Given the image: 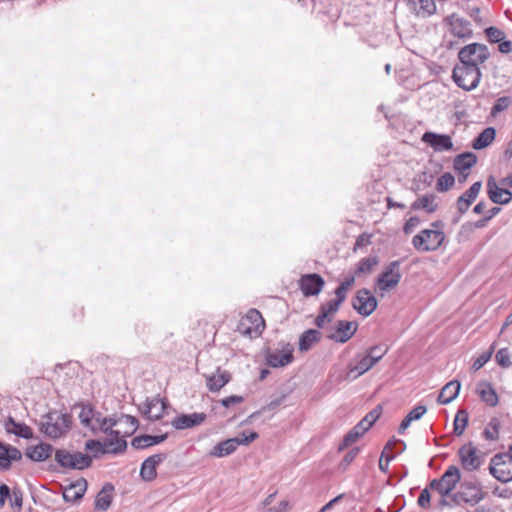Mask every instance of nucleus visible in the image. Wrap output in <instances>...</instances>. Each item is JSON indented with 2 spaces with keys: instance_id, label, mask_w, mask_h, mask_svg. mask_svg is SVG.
Listing matches in <instances>:
<instances>
[{
  "instance_id": "obj_34",
  "label": "nucleus",
  "mask_w": 512,
  "mask_h": 512,
  "mask_svg": "<svg viewBox=\"0 0 512 512\" xmlns=\"http://www.w3.org/2000/svg\"><path fill=\"white\" fill-rule=\"evenodd\" d=\"M231 379L226 371L217 370V373L206 376L207 387L211 392H217L223 388Z\"/></svg>"
},
{
  "instance_id": "obj_24",
  "label": "nucleus",
  "mask_w": 512,
  "mask_h": 512,
  "mask_svg": "<svg viewBox=\"0 0 512 512\" xmlns=\"http://www.w3.org/2000/svg\"><path fill=\"white\" fill-rule=\"evenodd\" d=\"M408 9L417 17L427 18L436 13L434 0H403Z\"/></svg>"
},
{
  "instance_id": "obj_19",
  "label": "nucleus",
  "mask_w": 512,
  "mask_h": 512,
  "mask_svg": "<svg viewBox=\"0 0 512 512\" xmlns=\"http://www.w3.org/2000/svg\"><path fill=\"white\" fill-rule=\"evenodd\" d=\"M293 351L294 349L291 344H285L282 349L268 352L266 362L273 368L284 367L293 361Z\"/></svg>"
},
{
  "instance_id": "obj_4",
  "label": "nucleus",
  "mask_w": 512,
  "mask_h": 512,
  "mask_svg": "<svg viewBox=\"0 0 512 512\" xmlns=\"http://www.w3.org/2000/svg\"><path fill=\"white\" fill-rule=\"evenodd\" d=\"M71 418L68 414L54 410L40 420V431L47 437L58 439L68 432Z\"/></svg>"
},
{
  "instance_id": "obj_43",
  "label": "nucleus",
  "mask_w": 512,
  "mask_h": 512,
  "mask_svg": "<svg viewBox=\"0 0 512 512\" xmlns=\"http://www.w3.org/2000/svg\"><path fill=\"white\" fill-rule=\"evenodd\" d=\"M355 277L349 276L346 277L336 288L335 295L340 298V300L345 301L347 296V291L350 289V287L354 284Z\"/></svg>"
},
{
  "instance_id": "obj_44",
  "label": "nucleus",
  "mask_w": 512,
  "mask_h": 512,
  "mask_svg": "<svg viewBox=\"0 0 512 512\" xmlns=\"http://www.w3.org/2000/svg\"><path fill=\"white\" fill-rule=\"evenodd\" d=\"M483 436L487 440H496L499 437V422L497 419H492L483 431Z\"/></svg>"
},
{
  "instance_id": "obj_32",
  "label": "nucleus",
  "mask_w": 512,
  "mask_h": 512,
  "mask_svg": "<svg viewBox=\"0 0 512 512\" xmlns=\"http://www.w3.org/2000/svg\"><path fill=\"white\" fill-rule=\"evenodd\" d=\"M321 340V333L316 329H309L303 332L299 338L298 348L301 352L309 351Z\"/></svg>"
},
{
  "instance_id": "obj_22",
  "label": "nucleus",
  "mask_w": 512,
  "mask_h": 512,
  "mask_svg": "<svg viewBox=\"0 0 512 512\" xmlns=\"http://www.w3.org/2000/svg\"><path fill=\"white\" fill-rule=\"evenodd\" d=\"M487 193L490 200L495 204L505 205L512 200V192L501 188L493 176H489L487 180Z\"/></svg>"
},
{
  "instance_id": "obj_50",
  "label": "nucleus",
  "mask_w": 512,
  "mask_h": 512,
  "mask_svg": "<svg viewBox=\"0 0 512 512\" xmlns=\"http://www.w3.org/2000/svg\"><path fill=\"white\" fill-rule=\"evenodd\" d=\"M495 358H496L497 363L500 366H502L504 368H507V367L511 366L510 354H509L508 349H506V348L500 349L496 353Z\"/></svg>"
},
{
  "instance_id": "obj_51",
  "label": "nucleus",
  "mask_w": 512,
  "mask_h": 512,
  "mask_svg": "<svg viewBox=\"0 0 512 512\" xmlns=\"http://www.w3.org/2000/svg\"><path fill=\"white\" fill-rule=\"evenodd\" d=\"M388 449H390V444H387L385 446L384 450L381 453L380 459H379V468L383 472L387 471L390 461L394 458L393 455H389L387 453Z\"/></svg>"
},
{
  "instance_id": "obj_39",
  "label": "nucleus",
  "mask_w": 512,
  "mask_h": 512,
  "mask_svg": "<svg viewBox=\"0 0 512 512\" xmlns=\"http://www.w3.org/2000/svg\"><path fill=\"white\" fill-rule=\"evenodd\" d=\"M495 139V129L488 127L484 129L477 138L474 139L472 147L475 150H481L489 146Z\"/></svg>"
},
{
  "instance_id": "obj_31",
  "label": "nucleus",
  "mask_w": 512,
  "mask_h": 512,
  "mask_svg": "<svg viewBox=\"0 0 512 512\" xmlns=\"http://www.w3.org/2000/svg\"><path fill=\"white\" fill-rule=\"evenodd\" d=\"M476 162L477 156L474 153L465 152L454 158L453 167L456 172H470Z\"/></svg>"
},
{
  "instance_id": "obj_11",
  "label": "nucleus",
  "mask_w": 512,
  "mask_h": 512,
  "mask_svg": "<svg viewBox=\"0 0 512 512\" xmlns=\"http://www.w3.org/2000/svg\"><path fill=\"white\" fill-rule=\"evenodd\" d=\"M444 23L448 27V31L454 37L463 41L469 40L473 36L472 25L469 20L452 13L445 17Z\"/></svg>"
},
{
  "instance_id": "obj_46",
  "label": "nucleus",
  "mask_w": 512,
  "mask_h": 512,
  "mask_svg": "<svg viewBox=\"0 0 512 512\" xmlns=\"http://www.w3.org/2000/svg\"><path fill=\"white\" fill-rule=\"evenodd\" d=\"M485 34L491 43H499L501 40L505 39V33L494 26L486 28Z\"/></svg>"
},
{
  "instance_id": "obj_36",
  "label": "nucleus",
  "mask_w": 512,
  "mask_h": 512,
  "mask_svg": "<svg viewBox=\"0 0 512 512\" xmlns=\"http://www.w3.org/2000/svg\"><path fill=\"white\" fill-rule=\"evenodd\" d=\"M6 429L8 432L24 439H31L33 437V430L28 425L18 423L11 417L7 421Z\"/></svg>"
},
{
  "instance_id": "obj_47",
  "label": "nucleus",
  "mask_w": 512,
  "mask_h": 512,
  "mask_svg": "<svg viewBox=\"0 0 512 512\" xmlns=\"http://www.w3.org/2000/svg\"><path fill=\"white\" fill-rule=\"evenodd\" d=\"M512 100H511V97L509 96H502L500 98H498L494 104V106L492 107V110H491V113L492 115H497L498 113L506 110L510 104H511Z\"/></svg>"
},
{
  "instance_id": "obj_1",
  "label": "nucleus",
  "mask_w": 512,
  "mask_h": 512,
  "mask_svg": "<svg viewBox=\"0 0 512 512\" xmlns=\"http://www.w3.org/2000/svg\"><path fill=\"white\" fill-rule=\"evenodd\" d=\"M94 428L92 433L101 432L106 436L103 440L105 451L118 455L126 451V438L138 429V420L134 416L126 414L119 417H103L98 414Z\"/></svg>"
},
{
  "instance_id": "obj_45",
  "label": "nucleus",
  "mask_w": 512,
  "mask_h": 512,
  "mask_svg": "<svg viewBox=\"0 0 512 512\" xmlns=\"http://www.w3.org/2000/svg\"><path fill=\"white\" fill-rule=\"evenodd\" d=\"M343 302L344 301L340 300V298L336 296L334 300H330L327 303L322 304L320 309L323 312H326L328 316L333 318V315L339 310Z\"/></svg>"
},
{
  "instance_id": "obj_30",
  "label": "nucleus",
  "mask_w": 512,
  "mask_h": 512,
  "mask_svg": "<svg viewBox=\"0 0 512 512\" xmlns=\"http://www.w3.org/2000/svg\"><path fill=\"white\" fill-rule=\"evenodd\" d=\"M460 387V382L457 380H452L448 382L439 393L437 399L438 403L446 405L452 402L458 396Z\"/></svg>"
},
{
  "instance_id": "obj_2",
  "label": "nucleus",
  "mask_w": 512,
  "mask_h": 512,
  "mask_svg": "<svg viewBox=\"0 0 512 512\" xmlns=\"http://www.w3.org/2000/svg\"><path fill=\"white\" fill-rule=\"evenodd\" d=\"M443 223L434 221L430 229H423L412 238L413 247L420 252L436 251L445 241Z\"/></svg>"
},
{
  "instance_id": "obj_9",
  "label": "nucleus",
  "mask_w": 512,
  "mask_h": 512,
  "mask_svg": "<svg viewBox=\"0 0 512 512\" xmlns=\"http://www.w3.org/2000/svg\"><path fill=\"white\" fill-rule=\"evenodd\" d=\"M489 57L490 53L487 46L476 42L464 46L458 52L459 62L477 68H480Z\"/></svg>"
},
{
  "instance_id": "obj_62",
  "label": "nucleus",
  "mask_w": 512,
  "mask_h": 512,
  "mask_svg": "<svg viewBox=\"0 0 512 512\" xmlns=\"http://www.w3.org/2000/svg\"><path fill=\"white\" fill-rule=\"evenodd\" d=\"M11 461L8 456L5 455L3 450H0V470H8L11 466Z\"/></svg>"
},
{
  "instance_id": "obj_58",
  "label": "nucleus",
  "mask_w": 512,
  "mask_h": 512,
  "mask_svg": "<svg viewBox=\"0 0 512 512\" xmlns=\"http://www.w3.org/2000/svg\"><path fill=\"white\" fill-rule=\"evenodd\" d=\"M331 320H332V318L330 316H328L326 312H323L320 309V312L315 319V325L318 328H322L324 326L325 322H330Z\"/></svg>"
},
{
  "instance_id": "obj_13",
  "label": "nucleus",
  "mask_w": 512,
  "mask_h": 512,
  "mask_svg": "<svg viewBox=\"0 0 512 512\" xmlns=\"http://www.w3.org/2000/svg\"><path fill=\"white\" fill-rule=\"evenodd\" d=\"M387 353V349L381 351L379 355L365 354L359 358L355 365H349L348 371L345 376L347 381H353L369 371L376 363H378L384 355Z\"/></svg>"
},
{
  "instance_id": "obj_60",
  "label": "nucleus",
  "mask_w": 512,
  "mask_h": 512,
  "mask_svg": "<svg viewBox=\"0 0 512 512\" xmlns=\"http://www.w3.org/2000/svg\"><path fill=\"white\" fill-rule=\"evenodd\" d=\"M456 205H457V210L459 211V213L464 214L469 209L471 204L466 199H464V197L460 196L457 199Z\"/></svg>"
},
{
  "instance_id": "obj_48",
  "label": "nucleus",
  "mask_w": 512,
  "mask_h": 512,
  "mask_svg": "<svg viewBox=\"0 0 512 512\" xmlns=\"http://www.w3.org/2000/svg\"><path fill=\"white\" fill-rule=\"evenodd\" d=\"M85 449L89 451H95L94 456L97 457L98 453L101 454H111L110 452H106L104 448V441L99 440H88L85 443Z\"/></svg>"
},
{
  "instance_id": "obj_29",
  "label": "nucleus",
  "mask_w": 512,
  "mask_h": 512,
  "mask_svg": "<svg viewBox=\"0 0 512 512\" xmlns=\"http://www.w3.org/2000/svg\"><path fill=\"white\" fill-rule=\"evenodd\" d=\"M477 393L480 399L490 407H495L499 402L495 389L488 381H481L477 384Z\"/></svg>"
},
{
  "instance_id": "obj_54",
  "label": "nucleus",
  "mask_w": 512,
  "mask_h": 512,
  "mask_svg": "<svg viewBox=\"0 0 512 512\" xmlns=\"http://www.w3.org/2000/svg\"><path fill=\"white\" fill-rule=\"evenodd\" d=\"M426 411H427L426 406L417 405L407 414V416L412 421L419 420L426 413Z\"/></svg>"
},
{
  "instance_id": "obj_3",
  "label": "nucleus",
  "mask_w": 512,
  "mask_h": 512,
  "mask_svg": "<svg viewBox=\"0 0 512 512\" xmlns=\"http://www.w3.org/2000/svg\"><path fill=\"white\" fill-rule=\"evenodd\" d=\"M460 480L461 474L459 468L451 465L439 479H433L430 481L429 488L441 496L439 501L440 506H451L447 497L451 495V492L456 488Z\"/></svg>"
},
{
  "instance_id": "obj_25",
  "label": "nucleus",
  "mask_w": 512,
  "mask_h": 512,
  "mask_svg": "<svg viewBox=\"0 0 512 512\" xmlns=\"http://www.w3.org/2000/svg\"><path fill=\"white\" fill-rule=\"evenodd\" d=\"M166 458L165 454L159 453L154 454L148 458H146L140 469V476L144 481H153L157 477V466L163 462Z\"/></svg>"
},
{
  "instance_id": "obj_20",
  "label": "nucleus",
  "mask_w": 512,
  "mask_h": 512,
  "mask_svg": "<svg viewBox=\"0 0 512 512\" xmlns=\"http://www.w3.org/2000/svg\"><path fill=\"white\" fill-rule=\"evenodd\" d=\"M325 281L319 274H305L299 280V287L303 295L306 297L318 295L323 287Z\"/></svg>"
},
{
  "instance_id": "obj_23",
  "label": "nucleus",
  "mask_w": 512,
  "mask_h": 512,
  "mask_svg": "<svg viewBox=\"0 0 512 512\" xmlns=\"http://www.w3.org/2000/svg\"><path fill=\"white\" fill-rule=\"evenodd\" d=\"M166 409V402L159 397L147 399L146 402L140 407L141 413L149 420H159Z\"/></svg>"
},
{
  "instance_id": "obj_38",
  "label": "nucleus",
  "mask_w": 512,
  "mask_h": 512,
  "mask_svg": "<svg viewBox=\"0 0 512 512\" xmlns=\"http://www.w3.org/2000/svg\"><path fill=\"white\" fill-rule=\"evenodd\" d=\"M99 412H95L94 409L90 405H83L79 412V419L81 424L92 430H95L94 426L96 425L97 415Z\"/></svg>"
},
{
  "instance_id": "obj_26",
  "label": "nucleus",
  "mask_w": 512,
  "mask_h": 512,
  "mask_svg": "<svg viewBox=\"0 0 512 512\" xmlns=\"http://www.w3.org/2000/svg\"><path fill=\"white\" fill-rule=\"evenodd\" d=\"M87 490V481L84 478L70 483L63 491V499L68 503H76L85 494Z\"/></svg>"
},
{
  "instance_id": "obj_57",
  "label": "nucleus",
  "mask_w": 512,
  "mask_h": 512,
  "mask_svg": "<svg viewBox=\"0 0 512 512\" xmlns=\"http://www.w3.org/2000/svg\"><path fill=\"white\" fill-rule=\"evenodd\" d=\"M491 354H482L480 355L473 363L472 368L476 371L481 369L490 359Z\"/></svg>"
},
{
  "instance_id": "obj_28",
  "label": "nucleus",
  "mask_w": 512,
  "mask_h": 512,
  "mask_svg": "<svg viewBox=\"0 0 512 512\" xmlns=\"http://www.w3.org/2000/svg\"><path fill=\"white\" fill-rule=\"evenodd\" d=\"M54 449L51 444L40 443L38 445L29 446L26 449V456L34 462H43L51 457Z\"/></svg>"
},
{
  "instance_id": "obj_49",
  "label": "nucleus",
  "mask_w": 512,
  "mask_h": 512,
  "mask_svg": "<svg viewBox=\"0 0 512 512\" xmlns=\"http://www.w3.org/2000/svg\"><path fill=\"white\" fill-rule=\"evenodd\" d=\"M23 505V494L20 489L14 488L10 494V506L16 508L18 511L21 510Z\"/></svg>"
},
{
  "instance_id": "obj_55",
  "label": "nucleus",
  "mask_w": 512,
  "mask_h": 512,
  "mask_svg": "<svg viewBox=\"0 0 512 512\" xmlns=\"http://www.w3.org/2000/svg\"><path fill=\"white\" fill-rule=\"evenodd\" d=\"M420 224V218L418 216L410 217L403 226L405 234H410Z\"/></svg>"
},
{
  "instance_id": "obj_5",
  "label": "nucleus",
  "mask_w": 512,
  "mask_h": 512,
  "mask_svg": "<svg viewBox=\"0 0 512 512\" xmlns=\"http://www.w3.org/2000/svg\"><path fill=\"white\" fill-rule=\"evenodd\" d=\"M481 77L480 68L464 65L461 62L454 67L452 72V78L456 85L465 91L476 89L480 83Z\"/></svg>"
},
{
  "instance_id": "obj_8",
  "label": "nucleus",
  "mask_w": 512,
  "mask_h": 512,
  "mask_svg": "<svg viewBox=\"0 0 512 512\" xmlns=\"http://www.w3.org/2000/svg\"><path fill=\"white\" fill-rule=\"evenodd\" d=\"M489 472L502 483L512 480V452L509 448L507 452L495 454L491 458Z\"/></svg>"
},
{
  "instance_id": "obj_6",
  "label": "nucleus",
  "mask_w": 512,
  "mask_h": 512,
  "mask_svg": "<svg viewBox=\"0 0 512 512\" xmlns=\"http://www.w3.org/2000/svg\"><path fill=\"white\" fill-rule=\"evenodd\" d=\"M55 461L63 469L83 470L92 464V457L82 452H71L66 449H57L54 454Z\"/></svg>"
},
{
  "instance_id": "obj_18",
  "label": "nucleus",
  "mask_w": 512,
  "mask_h": 512,
  "mask_svg": "<svg viewBox=\"0 0 512 512\" xmlns=\"http://www.w3.org/2000/svg\"><path fill=\"white\" fill-rule=\"evenodd\" d=\"M358 329V324L353 321L339 320L336 323L334 332L327 335L329 340L336 343H346L349 341Z\"/></svg>"
},
{
  "instance_id": "obj_53",
  "label": "nucleus",
  "mask_w": 512,
  "mask_h": 512,
  "mask_svg": "<svg viewBox=\"0 0 512 512\" xmlns=\"http://www.w3.org/2000/svg\"><path fill=\"white\" fill-rule=\"evenodd\" d=\"M430 490L431 489L428 486L421 491V493L418 497V500H417V503L420 507L428 508L430 506V500H431Z\"/></svg>"
},
{
  "instance_id": "obj_41",
  "label": "nucleus",
  "mask_w": 512,
  "mask_h": 512,
  "mask_svg": "<svg viewBox=\"0 0 512 512\" xmlns=\"http://www.w3.org/2000/svg\"><path fill=\"white\" fill-rule=\"evenodd\" d=\"M468 424V413L465 410H459L454 419V433L461 436Z\"/></svg>"
},
{
  "instance_id": "obj_17",
  "label": "nucleus",
  "mask_w": 512,
  "mask_h": 512,
  "mask_svg": "<svg viewBox=\"0 0 512 512\" xmlns=\"http://www.w3.org/2000/svg\"><path fill=\"white\" fill-rule=\"evenodd\" d=\"M462 467L466 471H475L479 469L482 464V458L478 453L477 448L472 443L463 445L458 452Z\"/></svg>"
},
{
  "instance_id": "obj_16",
  "label": "nucleus",
  "mask_w": 512,
  "mask_h": 512,
  "mask_svg": "<svg viewBox=\"0 0 512 512\" xmlns=\"http://www.w3.org/2000/svg\"><path fill=\"white\" fill-rule=\"evenodd\" d=\"M352 306L361 316L368 317L376 310L377 299L368 289H360L352 301Z\"/></svg>"
},
{
  "instance_id": "obj_42",
  "label": "nucleus",
  "mask_w": 512,
  "mask_h": 512,
  "mask_svg": "<svg viewBox=\"0 0 512 512\" xmlns=\"http://www.w3.org/2000/svg\"><path fill=\"white\" fill-rule=\"evenodd\" d=\"M454 183H455L454 176L449 172L444 173L437 180L436 190L438 192H446L453 187Z\"/></svg>"
},
{
  "instance_id": "obj_35",
  "label": "nucleus",
  "mask_w": 512,
  "mask_h": 512,
  "mask_svg": "<svg viewBox=\"0 0 512 512\" xmlns=\"http://www.w3.org/2000/svg\"><path fill=\"white\" fill-rule=\"evenodd\" d=\"M167 438V434L162 435H141L135 437L131 445L136 449H144L162 443Z\"/></svg>"
},
{
  "instance_id": "obj_56",
  "label": "nucleus",
  "mask_w": 512,
  "mask_h": 512,
  "mask_svg": "<svg viewBox=\"0 0 512 512\" xmlns=\"http://www.w3.org/2000/svg\"><path fill=\"white\" fill-rule=\"evenodd\" d=\"M244 398L242 396H238V395H231V396H228V397H225L221 400V404L226 407V408H229L231 407L232 405L234 404H238V403H241L243 402Z\"/></svg>"
},
{
  "instance_id": "obj_14",
  "label": "nucleus",
  "mask_w": 512,
  "mask_h": 512,
  "mask_svg": "<svg viewBox=\"0 0 512 512\" xmlns=\"http://www.w3.org/2000/svg\"><path fill=\"white\" fill-rule=\"evenodd\" d=\"M401 277L400 261H392L378 276L377 286L381 292L390 291L399 284Z\"/></svg>"
},
{
  "instance_id": "obj_37",
  "label": "nucleus",
  "mask_w": 512,
  "mask_h": 512,
  "mask_svg": "<svg viewBox=\"0 0 512 512\" xmlns=\"http://www.w3.org/2000/svg\"><path fill=\"white\" fill-rule=\"evenodd\" d=\"M113 490V486L111 484H106L103 489L98 492L95 498V509L106 511L109 509L112 503V495L110 492Z\"/></svg>"
},
{
  "instance_id": "obj_21",
  "label": "nucleus",
  "mask_w": 512,
  "mask_h": 512,
  "mask_svg": "<svg viewBox=\"0 0 512 512\" xmlns=\"http://www.w3.org/2000/svg\"><path fill=\"white\" fill-rule=\"evenodd\" d=\"M422 142L429 145L435 152L450 151L453 149L452 138L446 134L425 132L421 138Z\"/></svg>"
},
{
  "instance_id": "obj_61",
  "label": "nucleus",
  "mask_w": 512,
  "mask_h": 512,
  "mask_svg": "<svg viewBox=\"0 0 512 512\" xmlns=\"http://www.w3.org/2000/svg\"><path fill=\"white\" fill-rule=\"evenodd\" d=\"M359 452V449L358 448H353L351 451H349L343 458L342 460V463L345 465V466H348L349 464H351L353 462V460L355 459V457L357 456Z\"/></svg>"
},
{
  "instance_id": "obj_63",
  "label": "nucleus",
  "mask_w": 512,
  "mask_h": 512,
  "mask_svg": "<svg viewBox=\"0 0 512 512\" xmlns=\"http://www.w3.org/2000/svg\"><path fill=\"white\" fill-rule=\"evenodd\" d=\"M498 48L501 53L508 54L512 50V42L509 40L503 39V40H501V42H499Z\"/></svg>"
},
{
  "instance_id": "obj_7",
  "label": "nucleus",
  "mask_w": 512,
  "mask_h": 512,
  "mask_svg": "<svg viewBox=\"0 0 512 512\" xmlns=\"http://www.w3.org/2000/svg\"><path fill=\"white\" fill-rule=\"evenodd\" d=\"M257 432H245L239 434L237 437L229 438L216 444L209 452V456L222 458L233 454L240 445H248L258 438Z\"/></svg>"
},
{
  "instance_id": "obj_33",
  "label": "nucleus",
  "mask_w": 512,
  "mask_h": 512,
  "mask_svg": "<svg viewBox=\"0 0 512 512\" xmlns=\"http://www.w3.org/2000/svg\"><path fill=\"white\" fill-rule=\"evenodd\" d=\"M438 208L436 196L434 194H426L417 198L412 204V210H424L428 214L434 213Z\"/></svg>"
},
{
  "instance_id": "obj_40",
  "label": "nucleus",
  "mask_w": 512,
  "mask_h": 512,
  "mask_svg": "<svg viewBox=\"0 0 512 512\" xmlns=\"http://www.w3.org/2000/svg\"><path fill=\"white\" fill-rule=\"evenodd\" d=\"M377 264H378L377 256H369V257L363 258L358 262L355 273L358 275L368 274L373 270V268Z\"/></svg>"
},
{
  "instance_id": "obj_15",
  "label": "nucleus",
  "mask_w": 512,
  "mask_h": 512,
  "mask_svg": "<svg viewBox=\"0 0 512 512\" xmlns=\"http://www.w3.org/2000/svg\"><path fill=\"white\" fill-rule=\"evenodd\" d=\"M381 414V409L375 408L369 412L345 437L344 445L349 446L355 443L361 436L367 432L376 422Z\"/></svg>"
},
{
  "instance_id": "obj_64",
  "label": "nucleus",
  "mask_w": 512,
  "mask_h": 512,
  "mask_svg": "<svg viewBox=\"0 0 512 512\" xmlns=\"http://www.w3.org/2000/svg\"><path fill=\"white\" fill-rule=\"evenodd\" d=\"M481 187H482V183L481 181H477L475 182L474 184H472V186L467 190V192L472 195V197L474 199L477 198L480 190H481Z\"/></svg>"
},
{
  "instance_id": "obj_27",
  "label": "nucleus",
  "mask_w": 512,
  "mask_h": 512,
  "mask_svg": "<svg viewBox=\"0 0 512 512\" xmlns=\"http://www.w3.org/2000/svg\"><path fill=\"white\" fill-rule=\"evenodd\" d=\"M206 419V415L204 413H191V414H183L176 417L172 421V425L174 428L178 430H183L187 428H191L194 426H198L204 422Z\"/></svg>"
},
{
  "instance_id": "obj_52",
  "label": "nucleus",
  "mask_w": 512,
  "mask_h": 512,
  "mask_svg": "<svg viewBox=\"0 0 512 512\" xmlns=\"http://www.w3.org/2000/svg\"><path fill=\"white\" fill-rule=\"evenodd\" d=\"M2 450L5 452V455L8 456L11 462L19 461L22 458V453L16 447L3 445Z\"/></svg>"
},
{
  "instance_id": "obj_12",
  "label": "nucleus",
  "mask_w": 512,
  "mask_h": 512,
  "mask_svg": "<svg viewBox=\"0 0 512 512\" xmlns=\"http://www.w3.org/2000/svg\"><path fill=\"white\" fill-rule=\"evenodd\" d=\"M452 502L456 505L462 502L476 505L485 498V492L480 485L475 483L462 484L461 490L451 496Z\"/></svg>"
},
{
  "instance_id": "obj_59",
  "label": "nucleus",
  "mask_w": 512,
  "mask_h": 512,
  "mask_svg": "<svg viewBox=\"0 0 512 512\" xmlns=\"http://www.w3.org/2000/svg\"><path fill=\"white\" fill-rule=\"evenodd\" d=\"M10 496V488L6 484L0 485V507L2 508L6 499Z\"/></svg>"
},
{
  "instance_id": "obj_10",
  "label": "nucleus",
  "mask_w": 512,
  "mask_h": 512,
  "mask_svg": "<svg viewBox=\"0 0 512 512\" xmlns=\"http://www.w3.org/2000/svg\"><path fill=\"white\" fill-rule=\"evenodd\" d=\"M265 324L260 312L256 309H250L242 317L237 325V331L250 338L258 337L264 330Z\"/></svg>"
}]
</instances>
